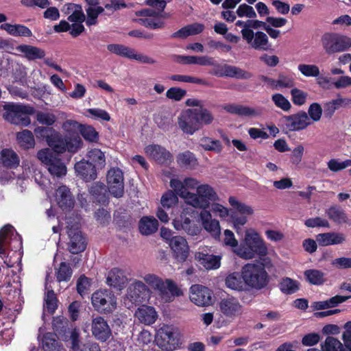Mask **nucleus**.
Here are the masks:
<instances>
[{
	"mask_svg": "<svg viewBox=\"0 0 351 351\" xmlns=\"http://www.w3.org/2000/svg\"><path fill=\"white\" fill-rule=\"evenodd\" d=\"M144 281L158 291V295L164 302H170L176 296L182 295V291L176 284L170 279L163 281L155 274H148L143 277Z\"/></svg>",
	"mask_w": 351,
	"mask_h": 351,
	"instance_id": "39448f33",
	"label": "nucleus"
},
{
	"mask_svg": "<svg viewBox=\"0 0 351 351\" xmlns=\"http://www.w3.org/2000/svg\"><path fill=\"white\" fill-rule=\"evenodd\" d=\"M271 100L276 107L284 111H289L291 108L289 101L280 93L274 94L271 96Z\"/></svg>",
	"mask_w": 351,
	"mask_h": 351,
	"instance_id": "680f3d73",
	"label": "nucleus"
},
{
	"mask_svg": "<svg viewBox=\"0 0 351 351\" xmlns=\"http://www.w3.org/2000/svg\"><path fill=\"white\" fill-rule=\"evenodd\" d=\"M42 346L45 351H58V342L56 335L51 332L46 333L42 340Z\"/></svg>",
	"mask_w": 351,
	"mask_h": 351,
	"instance_id": "603ef678",
	"label": "nucleus"
},
{
	"mask_svg": "<svg viewBox=\"0 0 351 351\" xmlns=\"http://www.w3.org/2000/svg\"><path fill=\"white\" fill-rule=\"evenodd\" d=\"M329 219L337 223H347L348 219L346 214L337 206H331L326 212Z\"/></svg>",
	"mask_w": 351,
	"mask_h": 351,
	"instance_id": "de8ad7c7",
	"label": "nucleus"
},
{
	"mask_svg": "<svg viewBox=\"0 0 351 351\" xmlns=\"http://www.w3.org/2000/svg\"><path fill=\"white\" fill-rule=\"evenodd\" d=\"M214 116L206 108H189L182 111L178 117V125L183 133L193 135L204 125H210Z\"/></svg>",
	"mask_w": 351,
	"mask_h": 351,
	"instance_id": "f257e3e1",
	"label": "nucleus"
},
{
	"mask_svg": "<svg viewBox=\"0 0 351 351\" xmlns=\"http://www.w3.org/2000/svg\"><path fill=\"white\" fill-rule=\"evenodd\" d=\"M213 69L209 72L210 74L217 77H228L241 80H247L252 77V75L238 66L229 64H220L214 60Z\"/></svg>",
	"mask_w": 351,
	"mask_h": 351,
	"instance_id": "2eb2a0df",
	"label": "nucleus"
},
{
	"mask_svg": "<svg viewBox=\"0 0 351 351\" xmlns=\"http://www.w3.org/2000/svg\"><path fill=\"white\" fill-rule=\"evenodd\" d=\"M75 170L86 182L94 180L97 178L95 167L88 161L77 162L75 165Z\"/></svg>",
	"mask_w": 351,
	"mask_h": 351,
	"instance_id": "2f4dec72",
	"label": "nucleus"
},
{
	"mask_svg": "<svg viewBox=\"0 0 351 351\" xmlns=\"http://www.w3.org/2000/svg\"><path fill=\"white\" fill-rule=\"evenodd\" d=\"M190 204L195 208L206 210L210 202L219 200V197L213 188L208 184H201L197 187V192L191 195Z\"/></svg>",
	"mask_w": 351,
	"mask_h": 351,
	"instance_id": "ddd939ff",
	"label": "nucleus"
},
{
	"mask_svg": "<svg viewBox=\"0 0 351 351\" xmlns=\"http://www.w3.org/2000/svg\"><path fill=\"white\" fill-rule=\"evenodd\" d=\"M145 153L149 157L160 164L171 161L172 155L165 147L158 145H150L145 147Z\"/></svg>",
	"mask_w": 351,
	"mask_h": 351,
	"instance_id": "393cba45",
	"label": "nucleus"
},
{
	"mask_svg": "<svg viewBox=\"0 0 351 351\" xmlns=\"http://www.w3.org/2000/svg\"><path fill=\"white\" fill-rule=\"evenodd\" d=\"M135 316L141 323L149 326L156 322L158 315L154 307L142 305L138 308Z\"/></svg>",
	"mask_w": 351,
	"mask_h": 351,
	"instance_id": "c85d7f7f",
	"label": "nucleus"
},
{
	"mask_svg": "<svg viewBox=\"0 0 351 351\" xmlns=\"http://www.w3.org/2000/svg\"><path fill=\"white\" fill-rule=\"evenodd\" d=\"M328 168L332 172H337L351 166V159L340 161L339 159L332 158L327 162Z\"/></svg>",
	"mask_w": 351,
	"mask_h": 351,
	"instance_id": "13d9d810",
	"label": "nucleus"
},
{
	"mask_svg": "<svg viewBox=\"0 0 351 351\" xmlns=\"http://www.w3.org/2000/svg\"><path fill=\"white\" fill-rule=\"evenodd\" d=\"M169 246L173 251L174 258L179 262H184L189 254V247L186 240L180 236H175L170 239Z\"/></svg>",
	"mask_w": 351,
	"mask_h": 351,
	"instance_id": "5701e85b",
	"label": "nucleus"
},
{
	"mask_svg": "<svg viewBox=\"0 0 351 351\" xmlns=\"http://www.w3.org/2000/svg\"><path fill=\"white\" fill-rule=\"evenodd\" d=\"M304 276L306 281L311 285H322L326 282V274L316 269H310L304 271Z\"/></svg>",
	"mask_w": 351,
	"mask_h": 351,
	"instance_id": "a19ab883",
	"label": "nucleus"
},
{
	"mask_svg": "<svg viewBox=\"0 0 351 351\" xmlns=\"http://www.w3.org/2000/svg\"><path fill=\"white\" fill-rule=\"evenodd\" d=\"M178 202V196L173 191H168L161 197V204L166 208L176 206Z\"/></svg>",
	"mask_w": 351,
	"mask_h": 351,
	"instance_id": "e2e57ef3",
	"label": "nucleus"
},
{
	"mask_svg": "<svg viewBox=\"0 0 351 351\" xmlns=\"http://www.w3.org/2000/svg\"><path fill=\"white\" fill-rule=\"evenodd\" d=\"M36 121L42 125L51 126L56 121V116L49 112L38 111L36 113Z\"/></svg>",
	"mask_w": 351,
	"mask_h": 351,
	"instance_id": "6e6d98bb",
	"label": "nucleus"
},
{
	"mask_svg": "<svg viewBox=\"0 0 351 351\" xmlns=\"http://www.w3.org/2000/svg\"><path fill=\"white\" fill-rule=\"evenodd\" d=\"M186 95V91L178 87H172L166 92V97L171 100L179 101Z\"/></svg>",
	"mask_w": 351,
	"mask_h": 351,
	"instance_id": "338daca9",
	"label": "nucleus"
},
{
	"mask_svg": "<svg viewBox=\"0 0 351 351\" xmlns=\"http://www.w3.org/2000/svg\"><path fill=\"white\" fill-rule=\"evenodd\" d=\"M109 192L115 197H121L124 193V178L122 171L119 168H111L106 176Z\"/></svg>",
	"mask_w": 351,
	"mask_h": 351,
	"instance_id": "f3484780",
	"label": "nucleus"
},
{
	"mask_svg": "<svg viewBox=\"0 0 351 351\" xmlns=\"http://www.w3.org/2000/svg\"><path fill=\"white\" fill-rule=\"evenodd\" d=\"M80 132L84 138L90 142H97L99 139L98 133L92 126H84L80 130Z\"/></svg>",
	"mask_w": 351,
	"mask_h": 351,
	"instance_id": "69168bd1",
	"label": "nucleus"
},
{
	"mask_svg": "<svg viewBox=\"0 0 351 351\" xmlns=\"http://www.w3.org/2000/svg\"><path fill=\"white\" fill-rule=\"evenodd\" d=\"M0 29L5 31L9 35L14 37H31L32 32L27 26L22 24L2 23Z\"/></svg>",
	"mask_w": 351,
	"mask_h": 351,
	"instance_id": "72a5a7b5",
	"label": "nucleus"
},
{
	"mask_svg": "<svg viewBox=\"0 0 351 351\" xmlns=\"http://www.w3.org/2000/svg\"><path fill=\"white\" fill-rule=\"evenodd\" d=\"M172 224L176 230H183L191 236L197 235L201 230L199 227L184 213L174 219Z\"/></svg>",
	"mask_w": 351,
	"mask_h": 351,
	"instance_id": "b1692460",
	"label": "nucleus"
},
{
	"mask_svg": "<svg viewBox=\"0 0 351 351\" xmlns=\"http://www.w3.org/2000/svg\"><path fill=\"white\" fill-rule=\"evenodd\" d=\"M322 351H341L343 344L333 337H327L321 344Z\"/></svg>",
	"mask_w": 351,
	"mask_h": 351,
	"instance_id": "864d4df0",
	"label": "nucleus"
},
{
	"mask_svg": "<svg viewBox=\"0 0 351 351\" xmlns=\"http://www.w3.org/2000/svg\"><path fill=\"white\" fill-rule=\"evenodd\" d=\"M22 246L19 235L15 232L11 225H5L0 230V256L3 258L8 255V251L17 250Z\"/></svg>",
	"mask_w": 351,
	"mask_h": 351,
	"instance_id": "f8f14e48",
	"label": "nucleus"
},
{
	"mask_svg": "<svg viewBox=\"0 0 351 351\" xmlns=\"http://www.w3.org/2000/svg\"><path fill=\"white\" fill-rule=\"evenodd\" d=\"M56 198L58 206L63 210H69L74 206V198L70 190L66 186H61L57 189Z\"/></svg>",
	"mask_w": 351,
	"mask_h": 351,
	"instance_id": "cd10ccee",
	"label": "nucleus"
},
{
	"mask_svg": "<svg viewBox=\"0 0 351 351\" xmlns=\"http://www.w3.org/2000/svg\"><path fill=\"white\" fill-rule=\"evenodd\" d=\"M44 307L47 309L48 313L51 314L53 313L57 308L58 300L52 289L47 291L44 298Z\"/></svg>",
	"mask_w": 351,
	"mask_h": 351,
	"instance_id": "5fc2aeb1",
	"label": "nucleus"
},
{
	"mask_svg": "<svg viewBox=\"0 0 351 351\" xmlns=\"http://www.w3.org/2000/svg\"><path fill=\"white\" fill-rule=\"evenodd\" d=\"M128 281L127 277L124 275L123 271L119 268L112 269L107 277V284L119 290L123 289Z\"/></svg>",
	"mask_w": 351,
	"mask_h": 351,
	"instance_id": "f704fd0d",
	"label": "nucleus"
},
{
	"mask_svg": "<svg viewBox=\"0 0 351 351\" xmlns=\"http://www.w3.org/2000/svg\"><path fill=\"white\" fill-rule=\"evenodd\" d=\"M234 252L240 258L248 260L254 258L256 255L266 256L268 249L259 234L254 230L250 229L245 232L243 241L239 248L234 250Z\"/></svg>",
	"mask_w": 351,
	"mask_h": 351,
	"instance_id": "f03ea898",
	"label": "nucleus"
},
{
	"mask_svg": "<svg viewBox=\"0 0 351 351\" xmlns=\"http://www.w3.org/2000/svg\"><path fill=\"white\" fill-rule=\"evenodd\" d=\"M279 288L283 293L291 295L300 289V282L296 280L285 277L280 280Z\"/></svg>",
	"mask_w": 351,
	"mask_h": 351,
	"instance_id": "79ce46f5",
	"label": "nucleus"
},
{
	"mask_svg": "<svg viewBox=\"0 0 351 351\" xmlns=\"http://www.w3.org/2000/svg\"><path fill=\"white\" fill-rule=\"evenodd\" d=\"M16 138L20 145L25 149L32 148L35 145L34 135L28 130H24L21 132H18Z\"/></svg>",
	"mask_w": 351,
	"mask_h": 351,
	"instance_id": "49530a36",
	"label": "nucleus"
},
{
	"mask_svg": "<svg viewBox=\"0 0 351 351\" xmlns=\"http://www.w3.org/2000/svg\"><path fill=\"white\" fill-rule=\"evenodd\" d=\"M177 162L186 169H194L197 165V160L195 154L190 151H186L177 156Z\"/></svg>",
	"mask_w": 351,
	"mask_h": 351,
	"instance_id": "ea45409f",
	"label": "nucleus"
},
{
	"mask_svg": "<svg viewBox=\"0 0 351 351\" xmlns=\"http://www.w3.org/2000/svg\"><path fill=\"white\" fill-rule=\"evenodd\" d=\"M181 333L176 326L164 324L156 331L155 341L162 350L173 351L181 348Z\"/></svg>",
	"mask_w": 351,
	"mask_h": 351,
	"instance_id": "7ed1b4c3",
	"label": "nucleus"
},
{
	"mask_svg": "<svg viewBox=\"0 0 351 351\" xmlns=\"http://www.w3.org/2000/svg\"><path fill=\"white\" fill-rule=\"evenodd\" d=\"M158 222L154 217H143L138 223V229L143 235L148 236L158 230Z\"/></svg>",
	"mask_w": 351,
	"mask_h": 351,
	"instance_id": "c9c22d12",
	"label": "nucleus"
},
{
	"mask_svg": "<svg viewBox=\"0 0 351 351\" xmlns=\"http://www.w3.org/2000/svg\"><path fill=\"white\" fill-rule=\"evenodd\" d=\"M0 161L6 167L16 168L19 165L20 159L12 149H4L0 153Z\"/></svg>",
	"mask_w": 351,
	"mask_h": 351,
	"instance_id": "4c0bfd02",
	"label": "nucleus"
},
{
	"mask_svg": "<svg viewBox=\"0 0 351 351\" xmlns=\"http://www.w3.org/2000/svg\"><path fill=\"white\" fill-rule=\"evenodd\" d=\"M107 49L119 56L126 58L130 60H135L144 64H155L156 60L152 58L138 53L135 49L121 44H109L107 45Z\"/></svg>",
	"mask_w": 351,
	"mask_h": 351,
	"instance_id": "4468645a",
	"label": "nucleus"
},
{
	"mask_svg": "<svg viewBox=\"0 0 351 351\" xmlns=\"http://www.w3.org/2000/svg\"><path fill=\"white\" fill-rule=\"evenodd\" d=\"M244 282L254 289H261L267 283V274L262 263H247L242 269Z\"/></svg>",
	"mask_w": 351,
	"mask_h": 351,
	"instance_id": "423d86ee",
	"label": "nucleus"
},
{
	"mask_svg": "<svg viewBox=\"0 0 351 351\" xmlns=\"http://www.w3.org/2000/svg\"><path fill=\"white\" fill-rule=\"evenodd\" d=\"M346 241L343 233L330 232L318 234L316 236V241L321 246H328L342 244Z\"/></svg>",
	"mask_w": 351,
	"mask_h": 351,
	"instance_id": "c756f323",
	"label": "nucleus"
},
{
	"mask_svg": "<svg viewBox=\"0 0 351 351\" xmlns=\"http://www.w3.org/2000/svg\"><path fill=\"white\" fill-rule=\"evenodd\" d=\"M5 112L3 118L8 122L22 126H27L30 124L29 114L34 112V108L24 105H16L13 104H5L3 106Z\"/></svg>",
	"mask_w": 351,
	"mask_h": 351,
	"instance_id": "0eeeda50",
	"label": "nucleus"
},
{
	"mask_svg": "<svg viewBox=\"0 0 351 351\" xmlns=\"http://www.w3.org/2000/svg\"><path fill=\"white\" fill-rule=\"evenodd\" d=\"M237 14L239 17L255 18L256 16L254 8L245 3H243L238 7Z\"/></svg>",
	"mask_w": 351,
	"mask_h": 351,
	"instance_id": "774afa93",
	"label": "nucleus"
},
{
	"mask_svg": "<svg viewBox=\"0 0 351 351\" xmlns=\"http://www.w3.org/2000/svg\"><path fill=\"white\" fill-rule=\"evenodd\" d=\"M199 146L205 151L214 152L215 153H220L223 149V146L219 140L208 136H204L200 138Z\"/></svg>",
	"mask_w": 351,
	"mask_h": 351,
	"instance_id": "37998d69",
	"label": "nucleus"
},
{
	"mask_svg": "<svg viewBox=\"0 0 351 351\" xmlns=\"http://www.w3.org/2000/svg\"><path fill=\"white\" fill-rule=\"evenodd\" d=\"M298 69L299 71L305 77H318L320 74L319 67L315 64H300Z\"/></svg>",
	"mask_w": 351,
	"mask_h": 351,
	"instance_id": "bf43d9fd",
	"label": "nucleus"
},
{
	"mask_svg": "<svg viewBox=\"0 0 351 351\" xmlns=\"http://www.w3.org/2000/svg\"><path fill=\"white\" fill-rule=\"evenodd\" d=\"M291 100L295 105L302 106L306 103L308 93L297 88L291 90Z\"/></svg>",
	"mask_w": 351,
	"mask_h": 351,
	"instance_id": "0e129e2a",
	"label": "nucleus"
},
{
	"mask_svg": "<svg viewBox=\"0 0 351 351\" xmlns=\"http://www.w3.org/2000/svg\"><path fill=\"white\" fill-rule=\"evenodd\" d=\"M91 303L95 310L101 314H110L117 307V299L114 293L108 289H99L91 296Z\"/></svg>",
	"mask_w": 351,
	"mask_h": 351,
	"instance_id": "6e6552de",
	"label": "nucleus"
},
{
	"mask_svg": "<svg viewBox=\"0 0 351 351\" xmlns=\"http://www.w3.org/2000/svg\"><path fill=\"white\" fill-rule=\"evenodd\" d=\"M220 312L227 317H234L243 313V306L237 298L228 296L221 299L219 302Z\"/></svg>",
	"mask_w": 351,
	"mask_h": 351,
	"instance_id": "412c9836",
	"label": "nucleus"
},
{
	"mask_svg": "<svg viewBox=\"0 0 351 351\" xmlns=\"http://www.w3.org/2000/svg\"><path fill=\"white\" fill-rule=\"evenodd\" d=\"M73 271L69 265L65 262H62L56 271V279L59 282H67L70 280Z\"/></svg>",
	"mask_w": 351,
	"mask_h": 351,
	"instance_id": "3c124183",
	"label": "nucleus"
},
{
	"mask_svg": "<svg viewBox=\"0 0 351 351\" xmlns=\"http://www.w3.org/2000/svg\"><path fill=\"white\" fill-rule=\"evenodd\" d=\"M199 219L202 221V226L208 232H210L215 238H218L221 233L219 222L212 219L210 211L206 210H202L199 213Z\"/></svg>",
	"mask_w": 351,
	"mask_h": 351,
	"instance_id": "bb28decb",
	"label": "nucleus"
},
{
	"mask_svg": "<svg viewBox=\"0 0 351 351\" xmlns=\"http://www.w3.org/2000/svg\"><path fill=\"white\" fill-rule=\"evenodd\" d=\"M184 180H180L178 178H172L170 180V186L173 189V192L181 198H182L187 204H190L191 195L193 193L186 191Z\"/></svg>",
	"mask_w": 351,
	"mask_h": 351,
	"instance_id": "e433bc0d",
	"label": "nucleus"
},
{
	"mask_svg": "<svg viewBox=\"0 0 351 351\" xmlns=\"http://www.w3.org/2000/svg\"><path fill=\"white\" fill-rule=\"evenodd\" d=\"M16 50L29 61L42 60L46 56V52L43 49L27 44L18 45Z\"/></svg>",
	"mask_w": 351,
	"mask_h": 351,
	"instance_id": "a878e982",
	"label": "nucleus"
},
{
	"mask_svg": "<svg viewBox=\"0 0 351 351\" xmlns=\"http://www.w3.org/2000/svg\"><path fill=\"white\" fill-rule=\"evenodd\" d=\"M93 336L100 342H106L112 337V330L108 322L101 316L93 317L91 322Z\"/></svg>",
	"mask_w": 351,
	"mask_h": 351,
	"instance_id": "6ab92c4d",
	"label": "nucleus"
},
{
	"mask_svg": "<svg viewBox=\"0 0 351 351\" xmlns=\"http://www.w3.org/2000/svg\"><path fill=\"white\" fill-rule=\"evenodd\" d=\"M295 86V80L291 75L280 73L276 80V89L289 88Z\"/></svg>",
	"mask_w": 351,
	"mask_h": 351,
	"instance_id": "4d7b16f0",
	"label": "nucleus"
},
{
	"mask_svg": "<svg viewBox=\"0 0 351 351\" xmlns=\"http://www.w3.org/2000/svg\"><path fill=\"white\" fill-rule=\"evenodd\" d=\"M326 53L332 55L347 51L351 47V38L337 33H326L321 38Z\"/></svg>",
	"mask_w": 351,
	"mask_h": 351,
	"instance_id": "9d476101",
	"label": "nucleus"
},
{
	"mask_svg": "<svg viewBox=\"0 0 351 351\" xmlns=\"http://www.w3.org/2000/svg\"><path fill=\"white\" fill-rule=\"evenodd\" d=\"M322 112L321 105L318 103H313L308 107L307 114L310 118V121L313 123L321 119Z\"/></svg>",
	"mask_w": 351,
	"mask_h": 351,
	"instance_id": "052dcab7",
	"label": "nucleus"
},
{
	"mask_svg": "<svg viewBox=\"0 0 351 351\" xmlns=\"http://www.w3.org/2000/svg\"><path fill=\"white\" fill-rule=\"evenodd\" d=\"M82 141L78 134H71L63 136L57 131H54L47 137V145L51 148L53 152L62 154L66 150L75 153L81 147Z\"/></svg>",
	"mask_w": 351,
	"mask_h": 351,
	"instance_id": "20e7f679",
	"label": "nucleus"
},
{
	"mask_svg": "<svg viewBox=\"0 0 351 351\" xmlns=\"http://www.w3.org/2000/svg\"><path fill=\"white\" fill-rule=\"evenodd\" d=\"M67 233L69 237L68 243L69 252L76 254L84 251L86 247V241L82 232L77 228L71 227Z\"/></svg>",
	"mask_w": 351,
	"mask_h": 351,
	"instance_id": "4be33fe9",
	"label": "nucleus"
},
{
	"mask_svg": "<svg viewBox=\"0 0 351 351\" xmlns=\"http://www.w3.org/2000/svg\"><path fill=\"white\" fill-rule=\"evenodd\" d=\"M37 158L46 166L52 176L62 178L66 174L67 169L65 164L49 148L39 150L37 153Z\"/></svg>",
	"mask_w": 351,
	"mask_h": 351,
	"instance_id": "1a4fd4ad",
	"label": "nucleus"
},
{
	"mask_svg": "<svg viewBox=\"0 0 351 351\" xmlns=\"http://www.w3.org/2000/svg\"><path fill=\"white\" fill-rule=\"evenodd\" d=\"M87 156L88 162H91L95 167L98 168H103L106 165V159L104 154L99 149H93L90 150Z\"/></svg>",
	"mask_w": 351,
	"mask_h": 351,
	"instance_id": "09e8293b",
	"label": "nucleus"
},
{
	"mask_svg": "<svg viewBox=\"0 0 351 351\" xmlns=\"http://www.w3.org/2000/svg\"><path fill=\"white\" fill-rule=\"evenodd\" d=\"M243 39L250 47L258 51H268L271 48L267 35L261 31L254 32L253 30L243 32Z\"/></svg>",
	"mask_w": 351,
	"mask_h": 351,
	"instance_id": "dca6fc26",
	"label": "nucleus"
},
{
	"mask_svg": "<svg viewBox=\"0 0 351 351\" xmlns=\"http://www.w3.org/2000/svg\"><path fill=\"white\" fill-rule=\"evenodd\" d=\"M224 109L229 113L245 117H256L261 114L258 109L241 104H229Z\"/></svg>",
	"mask_w": 351,
	"mask_h": 351,
	"instance_id": "7c9ffc66",
	"label": "nucleus"
},
{
	"mask_svg": "<svg viewBox=\"0 0 351 351\" xmlns=\"http://www.w3.org/2000/svg\"><path fill=\"white\" fill-rule=\"evenodd\" d=\"M151 291L142 281L134 280L129 285L124 298V304L130 308L134 305L140 304L148 300Z\"/></svg>",
	"mask_w": 351,
	"mask_h": 351,
	"instance_id": "9b49d317",
	"label": "nucleus"
},
{
	"mask_svg": "<svg viewBox=\"0 0 351 351\" xmlns=\"http://www.w3.org/2000/svg\"><path fill=\"white\" fill-rule=\"evenodd\" d=\"M195 259L206 269H216L220 267L221 256L198 251L195 254Z\"/></svg>",
	"mask_w": 351,
	"mask_h": 351,
	"instance_id": "473e14b6",
	"label": "nucleus"
},
{
	"mask_svg": "<svg viewBox=\"0 0 351 351\" xmlns=\"http://www.w3.org/2000/svg\"><path fill=\"white\" fill-rule=\"evenodd\" d=\"M282 121L285 129L289 132L303 130L312 124L307 113L304 111L285 116L283 117Z\"/></svg>",
	"mask_w": 351,
	"mask_h": 351,
	"instance_id": "a211bd4d",
	"label": "nucleus"
},
{
	"mask_svg": "<svg viewBox=\"0 0 351 351\" xmlns=\"http://www.w3.org/2000/svg\"><path fill=\"white\" fill-rule=\"evenodd\" d=\"M350 296L335 295L325 301H318L313 303V307L315 310H322L337 306L338 304L346 302Z\"/></svg>",
	"mask_w": 351,
	"mask_h": 351,
	"instance_id": "58836bf2",
	"label": "nucleus"
},
{
	"mask_svg": "<svg viewBox=\"0 0 351 351\" xmlns=\"http://www.w3.org/2000/svg\"><path fill=\"white\" fill-rule=\"evenodd\" d=\"M228 202L230 206L241 215L247 216L254 213V210L250 206L240 202L235 197H230Z\"/></svg>",
	"mask_w": 351,
	"mask_h": 351,
	"instance_id": "8fccbe9b",
	"label": "nucleus"
},
{
	"mask_svg": "<svg viewBox=\"0 0 351 351\" xmlns=\"http://www.w3.org/2000/svg\"><path fill=\"white\" fill-rule=\"evenodd\" d=\"M242 279V274L235 272L230 274L226 278V285L232 290L242 291L245 284Z\"/></svg>",
	"mask_w": 351,
	"mask_h": 351,
	"instance_id": "a18cd8bd",
	"label": "nucleus"
},
{
	"mask_svg": "<svg viewBox=\"0 0 351 351\" xmlns=\"http://www.w3.org/2000/svg\"><path fill=\"white\" fill-rule=\"evenodd\" d=\"M212 291L200 285H193L190 288V300L195 304L205 306L212 303Z\"/></svg>",
	"mask_w": 351,
	"mask_h": 351,
	"instance_id": "aec40b11",
	"label": "nucleus"
},
{
	"mask_svg": "<svg viewBox=\"0 0 351 351\" xmlns=\"http://www.w3.org/2000/svg\"><path fill=\"white\" fill-rule=\"evenodd\" d=\"M86 12V24L88 26L97 24L99 15L104 12V8L101 5L87 6L85 9Z\"/></svg>",
	"mask_w": 351,
	"mask_h": 351,
	"instance_id": "c03bdc74",
	"label": "nucleus"
}]
</instances>
